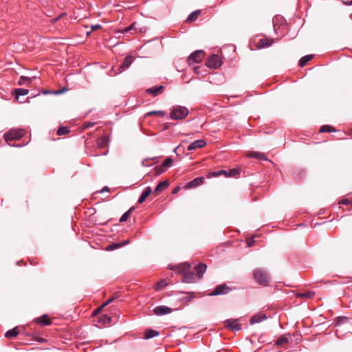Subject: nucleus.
<instances>
[{
	"label": "nucleus",
	"mask_w": 352,
	"mask_h": 352,
	"mask_svg": "<svg viewBox=\"0 0 352 352\" xmlns=\"http://www.w3.org/2000/svg\"><path fill=\"white\" fill-rule=\"evenodd\" d=\"M254 278L258 285H267L270 282L268 272L263 268H256L253 271Z\"/></svg>",
	"instance_id": "nucleus-1"
},
{
	"label": "nucleus",
	"mask_w": 352,
	"mask_h": 352,
	"mask_svg": "<svg viewBox=\"0 0 352 352\" xmlns=\"http://www.w3.org/2000/svg\"><path fill=\"white\" fill-rule=\"evenodd\" d=\"M188 113V109L186 107L175 105L172 107L170 118L175 120H182L187 117Z\"/></svg>",
	"instance_id": "nucleus-2"
},
{
	"label": "nucleus",
	"mask_w": 352,
	"mask_h": 352,
	"mask_svg": "<svg viewBox=\"0 0 352 352\" xmlns=\"http://www.w3.org/2000/svg\"><path fill=\"white\" fill-rule=\"evenodd\" d=\"M25 133V131L23 129H12L4 134V138L6 142L18 140L22 138Z\"/></svg>",
	"instance_id": "nucleus-3"
},
{
	"label": "nucleus",
	"mask_w": 352,
	"mask_h": 352,
	"mask_svg": "<svg viewBox=\"0 0 352 352\" xmlns=\"http://www.w3.org/2000/svg\"><path fill=\"white\" fill-rule=\"evenodd\" d=\"M204 56V52L203 50H197L192 53L188 58V62L190 65L200 63Z\"/></svg>",
	"instance_id": "nucleus-4"
},
{
	"label": "nucleus",
	"mask_w": 352,
	"mask_h": 352,
	"mask_svg": "<svg viewBox=\"0 0 352 352\" xmlns=\"http://www.w3.org/2000/svg\"><path fill=\"white\" fill-rule=\"evenodd\" d=\"M222 64V62L219 58V56L217 54L211 55L207 61L206 65L210 68H218Z\"/></svg>",
	"instance_id": "nucleus-5"
},
{
	"label": "nucleus",
	"mask_w": 352,
	"mask_h": 352,
	"mask_svg": "<svg viewBox=\"0 0 352 352\" xmlns=\"http://www.w3.org/2000/svg\"><path fill=\"white\" fill-rule=\"evenodd\" d=\"M225 327L233 331H239L241 329V324L237 319H228L224 322Z\"/></svg>",
	"instance_id": "nucleus-6"
},
{
	"label": "nucleus",
	"mask_w": 352,
	"mask_h": 352,
	"mask_svg": "<svg viewBox=\"0 0 352 352\" xmlns=\"http://www.w3.org/2000/svg\"><path fill=\"white\" fill-rule=\"evenodd\" d=\"M231 289L226 285H220L217 286L210 294L211 296H217L221 294H226L230 292Z\"/></svg>",
	"instance_id": "nucleus-7"
},
{
	"label": "nucleus",
	"mask_w": 352,
	"mask_h": 352,
	"mask_svg": "<svg viewBox=\"0 0 352 352\" xmlns=\"http://www.w3.org/2000/svg\"><path fill=\"white\" fill-rule=\"evenodd\" d=\"M172 312V309L164 305L157 306L153 309V313L157 316H162Z\"/></svg>",
	"instance_id": "nucleus-8"
},
{
	"label": "nucleus",
	"mask_w": 352,
	"mask_h": 352,
	"mask_svg": "<svg viewBox=\"0 0 352 352\" xmlns=\"http://www.w3.org/2000/svg\"><path fill=\"white\" fill-rule=\"evenodd\" d=\"M204 182V178L202 177H197L192 181L188 182L186 186V189H189L192 188L197 187L200 185H201Z\"/></svg>",
	"instance_id": "nucleus-9"
},
{
	"label": "nucleus",
	"mask_w": 352,
	"mask_h": 352,
	"mask_svg": "<svg viewBox=\"0 0 352 352\" xmlns=\"http://www.w3.org/2000/svg\"><path fill=\"white\" fill-rule=\"evenodd\" d=\"M206 142L204 140H197L192 143L190 144L187 148L188 151H192L197 148H201L204 147Z\"/></svg>",
	"instance_id": "nucleus-10"
},
{
	"label": "nucleus",
	"mask_w": 352,
	"mask_h": 352,
	"mask_svg": "<svg viewBox=\"0 0 352 352\" xmlns=\"http://www.w3.org/2000/svg\"><path fill=\"white\" fill-rule=\"evenodd\" d=\"M197 276L194 272L186 274L182 278V282L185 283H192L198 280Z\"/></svg>",
	"instance_id": "nucleus-11"
},
{
	"label": "nucleus",
	"mask_w": 352,
	"mask_h": 352,
	"mask_svg": "<svg viewBox=\"0 0 352 352\" xmlns=\"http://www.w3.org/2000/svg\"><path fill=\"white\" fill-rule=\"evenodd\" d=\"M206 268L207 266L204 263H200L199 265H197L194 267L195 271L197 274L196 275L197 276L199 279H200L202 277L204 273L206 270Z\"/></svg>",
	"instance_id": "nucleus-12"
},
{
	"label": "nucleus",
	"mask_w": 352,
	"mask_h": 352,
	"mask_svg": "<svg viewBox=\"0 0 352 352\" xmlns=\"http://www.w3.org/2000/svg\"><path fill=\"white\" fill-rule=\"evenodd\" d=\"M133 56H128L125 57L124 62L121 67L118 69L119 72L121 73L124 69L128 68L133 62Z\"/></svg>",
	"instance_id": "nucleus-13"
},
{
	"label": "nucleus",
	"mask_w": 352,
	"mask_h": 352,
	"mask_svg": "<svg viewBox=\"0 0 352 352\" xmlns=\"http://www.w3.org/2000/svg\"><path fill=\"white\" fill-rule=\"evenodd\" d=\"M164 90V87L162 85H160L157 87H151L146 89V91L154 96H156L162 93Z\"/></svg>",
	"instance_id": "nucleus-14"
},
{
	"label": "nucleus",
	"mask_w": 352,
	"mask_h": 352,
	"mask_svg": "<svg viewBox=\"0 0 352 352\" xmlns=\"http://www.w3.org/2000/svg\"><path fill=\"white\" fill-rule=\"evenodd\" d=\"M152 189L151 187L147 186L144 191L142 192L141 196L138 199V203L142 204L144 201V200L151 194Z\"/></svg>",
	"instance_id": "nucleus-15"
},
{
	"label": "nucleus",
	"mask_w": 352,
	"mask_h": 352,
	"mask_svg": "<svg viewBox=\"0 0 352 352\" xmlns=\"http://www.w3.org/2000/svg\"><path fill=\"white\" fill-rule=\"evenodd\" d=\"M248 156L251 158H256L262 160H267L265 154L256 151H252L248 153Z\"/></svg>",
	"instance_id": "nucleus-16"
},
{
	"label": "nucleus",
	"mask_w": 352,
	"mask_h": 352,
	"mask_svg": "<svg viewBox=\"0 0 352 352\" xmlns=\"http://www.w3.org/2000/svg\"><path fill=\"white\" fill-rule=\"evenodd\" d=\"M169 185L168 181H163L160 182L154 190L155 193H159L162 191L164 189L166 188Z\"/></svg>",
	"instance_id": "nucleus-17"
},
{
	"label": "nucleus",
	"mask_w": 352,
	"mask_h": 352,
	"mask_svg": "<svg viewBox=\"0 0 352 352\" xmlns=\"http://www.w3.org/2000/svg\"><path fill=\"white\" fill-rule=\"evenodd\" d=\"M34 321L38 324H42L44 325H49L51 324V321L47 318V315H43L41 317L37 318Z\"/></svg>",
	"instance_id": "nucleus-18"
},
{
	"label": "nucleus",
	"mask_w": 352,
	"mask_h": 352,
	"mask_svg": "<svg viewBox=\"0 0 352 352\" xmlns=\"http://www.w3.org/2000/svg\"><path fill=\"white\" fill-rule=\"evenodd\" d=\"M160 333L157 331L148 329L144 331V338L151 339L155 336H157Z\"/></svg>",
	"instance_id": "nucleus-19"
},
{
	"label": "nucleus",
	"mask_w": 352,
	"mask_h": 352,
	"mask_svg": "<svg viewBox=\"0 0 352 352\" xmlns=\"http://www.w3.org/2000/svg\"><path fill=\"white\" fill-rule=\"evenodd\" d=\"M266 319V316L264 314L254 316L251 320L250 323L252 324L258 323Z\"/></svg>",
	"instance_id": "nucleus-20"
},
{
	"label": "nucleus",
	"mask_w": 352,
	"mask_h": 352,
	"mask_svg": "<svg viewBox=\"0 0 352 352\" xmlns=\"http://www.w3.org/2000/svg\"><path fill=\"white\" fill-rule=\"evenodd\" d=\"M136 25L137 23L135 22V23H133L128 28H126L122 32L123 33H127L129 32V31L131 30H135V32H144L143 30V28H138L136 27Z\"/></svg>",
	"instance_id": "nucleus-21"
},
{
	"label": "nucleus",
	"mask_w": 352,
	"mask_h": 352,
	"mask_svg": "<svg viewBox=\"0 0 352 352\" xmlns=\"http://www.w3.org/2000/svg\"><path fill=\"white\" fill-rule=\"evenodd\" d=\"M314 295V292H298L296 294V297L301 298H311Z\"/></svg>",
	"instance_id": "nucleus-22"
},
{
	"label": "nucleus",
	"mask_w": 352,
	"mask_h": 352,
	"mask_svg": "<svg viewBox=\"0 0 352 352\" xmlns=\"http://www.w3.org/2000/svg\"><path fill=\"white\" fill-rule=\"evenodd\" d=\"M272 43V41L269 40L268 38L260 39L258 46L259 47H269L271 45Z\"/></svg>",
	"instance_id": "nucleus-23"
},
{
	"label": "nucleus",
	"mask_w": 352,
	"mask_h": 352,
	"mask_svg": "<svg viewBox=\"0 0 352 352\" xmlns=\"http://www.w3.org/2000/svg\"><path fill=\"white\" fill-rule=\"evenodd\" d=\"M313 58V55H306L302 57L299 60V65L302 67H304L308 61H309Z\"/></svg>",
	"instance_id": "nucleus-24"
},
{
	"label": "nucleus",
	"mask_w": 352,
	"mask_h": 352,
	"mask_svg": "<svg viewBox=\"0 0 352 352\" xmlns=\"http://www.w3.org/2000/svg\"><path fill=\"white\" fill-rule=\"evenodd\" d=\"M200 14H201L200 10H196V11L192 12L188 16L187 21L192 22V21H195L197 19V17L200 15Z\"/></svg>",
	"instance_id": "nucleus-25"
},
{
	"label": "nucleus",
	"mask_w": 352,
	"mask_h": 352,
	"mask_svg": "<svg viewBox=\"0 0 352 352\" xmlns=\"http://www.w3.org/2000/svg\"><path fill=\"white\" fill-rule=\"evenodd\" d=\"M19 334V332L16 329V328H13L10 330H8L6 333L5 336L6 338H15Z\"/></svg>",
	"instance_id": "nucleus-26"
},
{
	"label": "nucleus",
	"mask_w": 352,
	"mask_h": 352,
	"mask_svg": "<svg viewBox=\"0 0 352 352\" xmlns=\"http://www.w3.org/2000/svg\"><path fill=\"white\" fill-rule=\"evenodd\" d=\"M29 93L28 89H16L14 90L16 98L18 99L21 96H25Z\"/></svg>",
	"instance_id": "nucleus-27"
},
{
	"label": "nucleus",
	"mask_w": 352,
	"mask_h": 352,
	"mask_svg": "<svg viewBox=\"0 0 352 352\" xmlns=\"http://www.w3.org/2000/svg\"><path fill=\"white\" fill-rule=\"evenodd\" d=\"M336 129L334 127L331 126L329 125H323L321 126L320 129V132L324 133V132H335Z\"/></svg>",
	"instance_id": "nucleus-28"
},
{
	"label": "nucleus",
	"mask_w": 352,
	"mask_h": 352,
	"mask_svg": "<svg viewBox=\"0 0 352 352\" xmlns=\"http://www.w3.org/2000/svg\"><path fill=\"white\" fill-rule=\"evenodd\" d=\"M289 342V340L288 338L285 336H282L280 338H279L276 341V344L277 346H281L283 345V344H285V343H287Z\"/></svg>",
	"instance_id": "nucleus-29"
},
{
	"label": "nucleus",
	"mask_w": 352,
	"mask_h": 352,
	"mask_svg": "<svg viewBox=\"0 0 352 352\" xmlns=\"http://www.w3.org/2000/svg\"><path fill=\"white\" fill-rule=\"evenodd\" d=\"M69 132V129L67 126H61L57 130L58 135H66Z\"/></svg>",
	"instance_id": "nucleus-30"
},
{
	"label": "nucleus",
	"mask_w": 352,
	"mask_h": 352,
	"mask_svg": "<svg viewBox=\"0 0 352 352\" xmlns=\"http://www.w3.org/2000/svg\"><path fill=\"white\" fill-rule=\"evenodd\" d=\"M240 175V172L238 169L232 168L228 172V177H239Z\"/></svg>",
	"instance_id": "nucleus-31"
},
{
	"label": "nucleus",
	"mask_w": 352,
	"mask_h": 352,
	"mask_svg": "<svg viewBox=\"0 0 352 352\" xmlns=\"http://www.w3.org/2000/svg\"><path fill=\"white\" fill-rule=\"evenodd\" d=\"M151 115H158L161 117H164L165 116L166 113L162 111H149L148 112L145 116H151Z\"/></svg>",
	"instance_id": "nucleus-32"
},
{
	"label": "nucleus",
	"mask_w": 352,
	"mask_h": 352,
	"mask_svg": "<svg viewBox=\"0 0 352 352\" xmlns=\"http://www.w3.org/2000/svg\"><path fill=\"white\" fill-rule=\"evenodd\" d=\"M30 83L31 82V78L27 76H21L20 77V80L19 81V83L22 85H24L25 82Z\"/></svg>",
	"instance_id": "nucleus-33"
},
{
	"label": "nucleus",
	"mask_w": 352,
	"mask_h": 352,
	"mask_svg": "<svg viewBox=\"0 0 352 352\" xmlns=\"http://www.w3.org/2000/svg\"><path fill=\"white\" fill-rule=\"evenodd\" d=\"M173 165V160L170 157H167L162 163V166L164 167H170Z\"/></svg>",
	"instance_id": "nucleus-34"
},
{
	"label": "nucleus",
	"mask_w": 352,
	"mask_h": 352,
	"mask_svg": "<svg viewBox=\"0 0 352 352\" xmlns=\"http://www.w3.org/2000/svg\"><path fill=\"white\" fill-rule=\"evenodd\" d=\"M166 285L167 283L164 280H162L156 283L154 287L155 289L158 290L164 287Z\"/></svg>",
	"instance_id": "nucleus-35"
},
{
	"label": "nucleus",
	"mask_w": 352,
	"mask_h": 352,
	"mask_svg": "<svg viewBox=\"0 0 352 352\" xmlns=\"http://www.w3.org/2000/svg\"><path fill=\"white\" fill-rule=\"evenodd\" d=\"M122 247V245H120V243H113L111 245H109L107 248V250H115L116 248H119Z\"/></svg>",
	"instance_id": "nucleus-36"
},
{
	"label": "nucleus",
	"mask_w": 352,
	"mask_h": 352,
	"mask_svg": "<svg viewBox=\"0 0 352 352\" xmlns=\"http://www.w3.org/2000/svg\"><path fill=\"white\" fill-rule=\"evenodd\" d=\"M129 212H130V210H129V211H127V212H124V213L122 215V217H120V222H125V221L127 220V219L129 218Z\"/></svg>",
	"instance_id": "nucleus-37"
},
{
	"label": "nucleus",
	"mask_w": 352,
	"mask_h": 352,
	"mask_svg": "<svg viewBox=\"0 0 352 352\" xmlns=\"http://www.w3.org/2000/svg\"><path fill=\"white\" fill-rule=\"evenodd\" d=\"M221 174H223V175H225L226 177H228V172L226 170H221L215 171V172L212 173V175L214 176H219V175H220Z\"/></svg>",
	"instance_id": "nucleus-38"
},
{
	"label": "nucleus",
	"mask_w": 352,
	"mask_h": 352,
	"mask_svg": "<svg viewBox=\"0 0 352 352\" xmlns=\"http://www.w3.org/2000/svg\"><path fill=\"white\" fill-rule=\"evenodd\" d=\"M65 14V13H63V14H59L57 17L52 19V23H56L58 20H59Z\"/></svg>",
	"instance_id": "nucleus-39"
},
{
	"label": "nucleus",
	"mask_w": 352,
	"mask_h": 352,
	"mask_svg": "<svg viewBox=\"0 0 352 352\" xmlns=\"http://www.w3.org/2000/svg\"><path fill=\"white\" fill-rule=\"evenodd\" d=\"M110 320H111V318L109 317H108L107 316L104 315L102 316V321L104 323H106V322L109 323Z\"/></svg>",
	"instance_id": "nucleus-40"
},
{
	"label": "nucleus",
	"mask_w": 352,
	"mask_h": 352,
	"mask_svg": "<svg viewBox=\"0 0 352 352\" xmlns=\"http://www.w3.org/2000/svg\"><path fill=\"white\" fill-rule=\"evenodd\" d=\"M100 28V25H98V24H96V25H91V30H98Z\"/></svg>",
	"instance_id": "nucleus-41"
},
{
	"label": "nucleus",
	"mask_w": 352,
	"mask_h": 352,
	"mask_svg": "<svg viewBox=\"0 0 352 352\" xmlns=\"http://www.w3.org/2000/svg\"><path fill=\"white\" fill-rule=\"evenodd\" d=\"M94 123H93V122H86L85 124V128H89V127L94 126Z\"/></svg>",
	"instance_id": "nucleus-42"
},
{
	"label": "nucleus",
	"mask_w": 352,
	"mask_h": 352,
	"mask_svg": "<svg viewBox=\"0 0 352 352\" xmlns=\"http://www.w3.org/2000/svg\"><path fill=\"white\" fill-rule=\"evenodd\" d=\"M113 300V298H111L109 300H108L107 302H105L102 305V307H104L105 306H107V305H109L111 302H112Z\"/></svg>",
	"instance_id": "nucleus-43"
},
{
	"label": "nucleus",
	"mask_w": 352,
	"mask_h": 352,
	"mask_svg": "<svg viewBox=\"0 0 352 352\" xmlns=\"http://www.w3.org/2000/svg\"><path fill=\"white\" fill-rule=\"evenodd\" d=\"M341 203H342V204H349V201L348 199H343V200L341 201Z\"/></svg>",
	"instance_id": "nucleus-44"
},
{
	"label": "nucleus",
	"mask_w": 352,
	"mask_h": 352,
	"mask_svg": "<svg viewBox=\"0 0 352 352\" xmlns=\"http://www.w3.org/2000/svg\"><path fill=\"white\" fill-rule=\"evenodd\" d=\"M179 186H177V187H176V188H175L173 190V194L177 193V192L179 191Z\"/></svg>",
	"instance_id": "nucleus-45"
},
{
	"label": "nucleus",
	"mask_w": 352,
	"mask_h": 352,
	"mask_svg": "<svg viewBox=\"0 0 352 352\" xmlns=\"http://www.w3.org/2000/svg\"><path fill=\"white\" fill-rule=\"evenodd\" d=\"M104 191H109V188L107 186L104 187L100 192H103Z\"/></svg>",
	"instance_id": "nucleus-46"
},
{
	"label": "nucleus",
	"mask_w": 352,
	"mask_h": 352,
	"mask_svg": "<svg viewBox=\"0 0 352 352\" xmlns=\"http://www.w3.org/2000/svg\"><path fill=\"white\" fill-rule=\"evenodd\" d=\"M129 243V240H126V241H124L123 243H120V245H122H122H124L128 244Z\"/></svg>",
	"instance_id": "nucleus-47"
},
{
	"label": "nucleus",
	"mask_w": 352,
	"mask_h": 352,
	"mask_svg": "<svg viewBox=\"0 0 352 352\" xmlns=\"http://www.w3.org/2000/svg\"><path fill=\"white\" fill-rule=\"evenodd\" d=\"M184 266H185V267L184 269H186V270H188L190 267L189 264H184Z\"/></svg>",
	"instance_id": "nucleus-48"
},
{
	"label": "nucleus",
	"mask_w": 352,
	"mask_h": 352,
	"mask_svg": "<svg viewBox=\"0 0 352 352\" xmlns=\"http://www.w3.org/2000/svg\"><path fill=\"white\" fill-rule=\"evenodd\" d=\"M102 308V306H101L100 308H98V309H96V310L94 311V314L98 313V312L100 311V310Z\"/></svg>",
	"instance_id": "nucleus-49"
},
{
	"label": "nucleus",
	"mask_w": 352,
	"mask_h": 352,
	"mask_svg": "<svg viewBox=\"0 0 352 352\" xmlns=\"http://www.w3.org/2000/svg\"><path fill=\"white\" fill-rule=\"evenodd\" d=\"M349 135L352 138V129L349 130Z\"/></svg>",
	"instance_id": "nucleus-50"
},
{
	"label": "nucleus",
	"mask_w": 352,
	"mask_h": 352,
	"mask_svg": "<svg viewBox=\"0 0 352 352\" xmlns=\"http://www.w3.org/2000/svg\"><path fill=\"white\" fill-rule=\"evenodd\" d=\"M12 146H18V147H20V146H21V145H19H19H12Z\"/></svg>",
	"instance_id": "nucleus-51"
},
{
	"label": "nucleus",
	"mask_w": 352,
	"mask_h": 352,
	"mask_svg": "<svg viewBox=\"0 0 352 352\" xmlns=\"http://www.w3.org/2000/svg\"><path fill=\"white\" fill-rule=\"evenodd\" d=\"M252 242L248 243V245H251Z\"/></svg>",
	"instance_id": "nucleus-52"
},
{
	"label": "nucleus",
	"mask_w": 352,
	"mask_h": 352,
	"mask_svg": "<svg viewBox=\"0 0 352 352\" xmlns=\"http://www.w3.org/2000/svg\"><path fill=\"white\" fill-rule=\"evenodd\" d=\"M252 242L248 243V245H251Z\"/></svg>",
	"instance_id": "nucleus-53"
}]
</instances>
